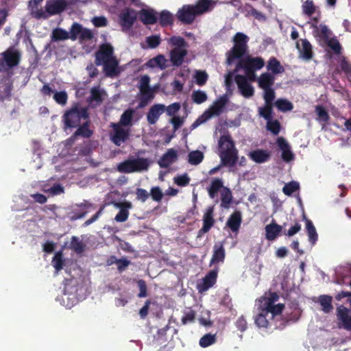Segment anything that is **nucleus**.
<instances>
[{"instance_id":"nucleus-57","label":"nucleus","mask_w":351,"mask_h":351,"mask_svg":"<svg viewBox=\"0 0 351 351\" xmlns=\"http://www.w3.org/2000/svg\"><path fill=\"white\" fill-rule=\"evenodd\" d=\"M194 77L195 79V82L199 86H204L208 78V75L205 71H196Z\"/></svg>"},{"instance_id":"nucleus-49","label":"nucleus","mask_w":351,"mask_h":351,"mask_svg":"<svg viewBox=\"0 0 351 351\" xmlns=\"http://www.w3.org/2000/svg\"><path fill=\"white\" fill-rule=\"evenodd\" d=\"M234 45L247 49L248 37L241 32H237L233 38Z\"/></svg>"},{"instance_id":"nucleus-62","label":"nucleus","mask_w":351,"mask_h":351,"mask_svg":"<svg viewBox=\"0 0 351 351\" xmlns=\"http://www.w3.org/2000/svg\"><path fill=\"white\" fill-rule=\"evenodd\" d=\"M82 29V26L80 24L74 23L70 29L69 38L72 40H75L77 36H80Z\"/></svg>"},{"instance_id":"nucleus-64","label":"nucleus","mask_w":351,"mask_h":351,"mask_svg":"<svg viewBox=\"0 0 351 351\" xmlns=\"http://www.w3.org/2000/svg\"><path fill=\"white\" fill-rule=\"evenodd\" d=\"M52 263L57 271H60L63 268L64 261L61 252L56 254L52 260Z\"/></svg>"},{"instance_id":"nucleus-30","label":"nucleus","mask_w":351,"mask_h":351,"mask_svg":"<svg viewBox=\"0 0 351 351\" xmlns=\"http://www.w3.org/2000/svg\"><path fill=\"white\" fill-rule=\"evenodd\" d=\"M178 158L177 152L173 149H169L162 156L160 160L158 162L159 165L162 167H167L171 164L174 162Z\"/></svg>"},{"instance_id":"nucleus-16","label":"nucleus","mask_w":351,"mask_h":351,"mask_svg":"<svg viewBox=\"0 0 351 351\" xmlns=\"http://www.w3.org/2000/svg\"><path fill=\"white\" fill-rule=\"evenodd\" d=\"M114 130V134L112 136V141L117 146L125 142L129 138V130L122 128L119 123H112Z\"/></svg>"},{"instance_id":"nucleus-39","label":"nucleus","mask_w":351,"mask_h":351,"mask_svg":"<svg viewBox=\"0 0 351 351\" xmlns=\"http://www.w3.org/2000/svg\"><path fill=\"white\" fill-rule=\"evenodd\" d=\"M318 302L322 307V311L328 313L332 311L333 307L332 305V297L328 295H322L319 297Z\"/></svg>"},{"instance_id":"nucleus-1","label":"nucleus","mask_w":351,"mask_h":351,"mask_svg":"<svg viewBox=\"0 0 351 351\" xmlns=\"http://www.w3.org/2000/svg\"><path fill=\"white\" fill-rule=\"evenodd\" d=\"M219 156L221 165L227 167L230 171L237 165L239 160V151L230 134L221 135L218 141Z\"/></svg>"},{"instance_id":"nucleus-6","label":"nucleus","mask_w":351,"mask_h":351,"mask_svg":"<svg viewBox=\"0 0 351 351\" xmlns=\"http://www.w3.org/2000/svg\"><path fill=\"white\" fill-rule=\"evenodd\" d=\"M21 58V52L9 47L0 53V72L7 71L19 65Z\"/></svg>"},{"instance_id":"nucleus-22","label":"nucleus","mask_w":351,"mask_h":351,"mask_svg":"<svg viewBox=\"0 0 351 351\" xmlns=\"http://www.w3.org/2000/svg\"><path fill=\"white\" fill-rule=\"evenodd\" d=\"M242 223V215L241 211H234L226 221L228 226L232 232H237Z\"/></svg>"},{"instance_id":"nucleus-15","label":"nucleus","mask_w":351,"mask_h":351,"mask_svg":"<svg viewBox=\"0 0 351 351\" xmlns=\"http://www.w3.org/2000/svg\"><path fill=\"white\" fill-rule=\"evenodd\" d=\"M296 48L299 51V57L309 61L313 57V47L307 39H300L296 43Z\"/></svg>"},{"instance_id":"nucleus-3","label":"nucleus","mask_w":351,"mask_h":351,"mask_svg":"<svg viewBox=\"0 0 351 351\" xmlns=\"http://www.w3.org/2000/svg\"><path fill=\"white\" fill-rule=\"evenodd\" d=\"M89 119L88 108L76 104L66 110L62 116L65 128H75Z\"/></svg>"},{"instance_id":"nucleus-45","label":"nucleus","mask_w":351,"mask_h":351,"mask_svg":"<svg viewBox=\"0 0 351 351\" xmlns=\"http://www.w3.org/2000/svg\"><path fill=\"white\" fill-rule=\"evenodd\" d=\"M217 341L216 334L207 333L200 338L199 344L202 348H207Z\"/></svg>"},{"instance_id":"nucleus-52","label":"nucleus","mask_w":351,"mask_h":351,"mask_svg":"<svg viewBox=\"0 0 351 351\" xmlns=\"http://www.w3.org/2000/svg\"><path fill=\"white\" fill-rule=\"evenodd\" d=\"M192 100L197 104H201L208 99L206 93L200 90H194L191 95Z\"/></svg>"},{"instance_id":"nucleus-33","label":"nucleus","mask_w":351,"mask_h":351,"mask_svg":"<svg viewBox=\"0 0 351 351\" xmlns=\"http://www.w3.org/2000/svg\"><path fill=\"white\" fill-rule=\"evenodd\" d=\"M224 189L223 182L221 178H214L210 186L208 187V193L210 198H214L217 196L218 192L221 189Z\"/></svg>"},{"instance_id":"nucleus-23","label":"nucleus","mask_w":351,"mask_h":351,"mask_svg":"<svg viewBox=\"0 0 351 351\" xmlns=\"http://www.w3.org/2000/svg\"><path fill=\"white\" fill-rule=\"evenodd\" d=\"M186 55V49H180L179 47H174L170 51V60L172 64L175 66H181Z\"/></svg>"},{"instance_id":"nucleus-43","label":"nucleus","mask_w":351,"mask_h":351,"mask_svg":"<svg viewBox=\"0 0 351 351\" xmlns=\"http://www.w3.org/2000/svg\"><path fill=\"white\" fill-rule=\"evenodd\" d=\"M71 248L77 254H81L84 252L86 245L80 241L78 237L73 236L71 239Z\"/></svg>"},{"instance_id":"nucleus-21","label":"nucleus","mask_w":351,"mask_h":351,"mask_svg":"<svg viewBox=\"0 0 351 351\" xmlns=\"http://www.w3.org/2000/svg\"><path fill=\"white\" fill-rule=\"evenodd\" d=\"M249 158L258 164L266 162L271 158V152L267 149H256L248 154Z\"/></svg>"},{"instance_id":"nucleus-24","label":"nucleus","mask_w":351,"mask_h":351,"mask_svg":"<svg viewBox=\"0 0 351 351\" xmlns=\"http://www.w3.org/2000/svg\"><path fill=\"white\" fill-rule=\"evenodd\" d=\"M226 257V251L222 243H215L213 246V254L210 261V265L219 263H223Z\"/></svg>"},{"instance_id":"nucleus-44","label":"nucleus","mask_w":351,"mask_h":351,"mask_svg":"<svg viewBox=\"0 0 351 351\" xmlns=\"http://www.w3.org/2000/svg\"><path fill=\"white\" fill-rule=\"evenodd\" d=\"M274 105L281 112L291 111L293 108V104L285 99H278L275 101Z\"/></svg>"},{"instance_id":"nucleus-20","label":"nucleus","mask_w":351,"mask_h":351,"mask_svg":"<svg viewBox=\"0 0 351 351\" xmlns=\"http://www.w3.org/2000/svg\"><path fill=\"white\" fill-rule=\"evenodd\" d=\"M276 143L282 151V158L285 162H289L293 160L294 154L291 150V147L286 139L282 136L278 137Z\"/></svg>"},{"instance_id":"nucleus-53","label":"nucleus","mask_w":351,"mask_h":351,"mask_svg":"<svg viewBox=\"0 0 351 351\" xmlns=\"http://www.w3.org/2000/svg\"><path fill=\"white\" fill-rule=\"evenodd\" d=\"M245 8L247 14L254 16L256 19L260 21L266 20L265 14L254 8L250 4H246Z\"/></svg>"},{"instance_id":"nucleus-48","label":"nucleus","mask_w":351,"mask_h":351,"mask_svg":"<svg viewBox=\"0 0 351 351\" xmlns=\"http://www.w3.org/2000/svg\"><path fill=\"white\" fill-rule=\"evenodd\" d=\"M134 110L128 109L121 114L119 122L118 123L122 126H129L132 125Z\"/></svg>"},{"instance_id":"nucleus-58","label":"nucleus","mask_w":351,"mask_h":351,"mask_svg":"<svg viewBox=\"0 0 351 351\" xmlns=\"http://www.w3.org/2000/svg\"><path fill=\"white\" fill-rule=\"evenodd\" d=\"M299 184L292 181L286 184L282 188L283 193L288 196L291 195L294 192L299 189Z\"/></svg>"},{"instance_id":"nucleus-13","label":"nucleus","mask_w":351,"mask_h":351,"mask_svg":"<svg viewBox=\"0 0 351 351\" xmlns=\"http://www.w3.org/2000/svg\"><path fill=\"white\" fill-rule=\"evenodd\" d=\"M235 82L238 86L239 91L245 97H250L254 95V90L253 86L247 82V77L243 75H237Z\"/></svg>"},{"instance_id":"nucleus-32","label":"nucleus","mask_w":351,"mask_h":351,"mask_svg":"<svg viewBox=\"0 0 351 351\" xmlns=\"http://www.w3.org/2000/svg\"><path fill=\"white\" fill-rule=\"evenodd\" d=\"M77 207H79L81 208L82 211L78 212L77 209H73L71 212L72 216L71 217V220L75 221L79 219H82L85 217V215L87 214V208L90 206H91V204H90L88 201L84 200L83 202L80 204H77L75 205Z\"/></svg>"},{"instance_id":"nucleus-51","label":"nucleus","mask_w":351,"mask_h":351,"mask_svg":"<svg viewBox=\"0 0 351 351\" xmlns=\"http://www.w3.org/2000/svg\"><path fill=\"white\" fill-rule=\"evenodd\" d=\"M266 128L268 131L271 132L274 135H277L279 134L280 129H281V125L278 120L272 119L269 121H267Z\"/></svg>"},{"instance_id":"nucleus-19","label":"nucleus","mask_w":351,"mask_h":351,"mask_svg":"<svg viewBox=\"0 0 351 351\" xmlns=\"http://www.w3.org/2000/svg\"><path fill=\"white\" fill-rule=\"evenodd\" d=\"M90 125V118L83 121L79 126L77 127V130L72 134L71 138L75 140L78 136H82L85 138L91 137L93 134V131L89 128Z\"/></svg>"},{"instance_id":"nucleus-47","label":"nucleus","mask_w":351,"mask_h":351,"mask_svg":"<svg viewBox=\"0 0 351 351\" xmlns=\"http://www.w3.org/2000/svg\"><path fill=\"white\" fill-rule=\"evenodd\" d=\"M274 104H265L264 106L258 108V114L265 120L269 121L273 118Z\"/></svg>"},{"instance_id":"nucleus-27","label":"nucleus","mask_w":351,"mask_h":351,"mask_svg":"<svg viewBox=\"0 0 351 351\" xmlns=\"http://www.w3.org/2000/svg\"><path fill=\"white\" fill-rule=\"evenodd\" d=\"M193 6L198 16L211 10L215 6V3L212 0H198L197 3Z\"/></svg>"},{"instance_id":"nucleus-9","label":"nucleus","mask_w":351,"mask_h":351,"mask_svg":"<svg viewBox=\"0 0 351 351\" xmlns=\"http://www.w3.org/2000/svg\"><path fill=\"white\" fill-rule=\"evenodd\" d=\"M339 327L351 332V310L341 305L337 308Z\"/></svg>"},{"instance_id":"nucleus-8","label":"nucleus","mask_w":351,"mask_h":351,"mask_svg":"<svg viewBox=\"0 0 351 351\" xmlns=\"http://www.w3.org/2000/svg\"><path fill=\"white\" fill-rule=\"evenodd\" d=\"M176 16L182 23L190 25L193 23L197 14L193 5H184L178 10Z\"/></svg>"},{"instance_id":"nucleus-12","label":"nucleus","mask_w":351,"mask_h":351,"mask_svg":"<svg viewBox=\"0 0 351 351\" xmlns=\"http://www.w3.org/2000/svg\"><path fill=\"white\" fill-rule=\"evenodd\" d=\"M67 7L68 3L66 0H48L45 10L48 15L53 16L62 13Z\"/></svg>"},{"instance_id":"nucleus-56","label":"nucleus","mask_w":351,"mask_h":351,"mask_svg":"<svg viewBox=\"0 0 351 351\" xmlns=\"http://www.w3.org/2000/svg\"><path fill=\"white\" fill-rule=\"evenodd\" d=\"M315 112L317 113L318 117L317 119L319 121H322L325 123L328 121L330 116L324 107L320 105L317 106L315 107Z\"/></svg>"},{"instance_id":"nucleus-29","label":"nucleus","mask_w":351,"mask_h":351,"mask_svg":"<svg viewBox=\"0 0 351 351\" xmlns=\"http://www.w3.org/2000/svg\"><path fill=\"white\" fill-rule=\"evenodd\" d=\"M282 227L276 223L268 224L265 227V237L269 241H274L280 234Z\"/></svg>"},{"instance_id":"nucleus-37","label":"nucleus","mask_w":351,"mask_h":351,"mask_svg":"<svg viewBox=\"0 0 351 351\" xmlns=\"http://www.w3.org/2000/svg\"><path fill=\"white\" fill-rule=\"evenodd\" d=\"M267 69L274 74L282 73L285 71L284 67L280 64V61L275 57H271L267 62Z\"/></svg>"},{"instance_id":"nucleus-61","label":"nucleus","mask_w":351,"mask_h":351,"mask_svg":"<svg viewBox=\"0 0 351 351\" xmlns=\"http://www.w3.org/2000/svg\"><path fill=\"white\" fill-rule=\"evenodd\" d=\"M196 313L192 309H189L184 312V315L181 319L182 324L186 325L189 323L194 322L195 319Z\"/></svg>"},{"instance_id":"nucleus-35","label":"nucleus","mask_w":351,"mask_h":351,"mask_svg":"<svg viewBox=\"0 0 351 351\" xmlns=\"http://www.w3.org/2000/svg\"><path fill=\"white\" fill-rule=\"evenodd\" d=\"M103 101L102 93L97 87L90 89V95L87 99L88 103L92 106L99 105Z\"/></svg>"},{"instance_id":"nucleus-11","label":"nucleus","mask_w":351,"mask_h":351,"mask_svg":"<svg viewBox=\"0 0 351 351\" xmlns=\"http://www.w3.org/2000/svg\"><path fill=\"white\" fill-rule=\"evenodd\" d=\"M113 53L114 49L110 43L102 44L95 53V64L99 66L103 62L114 58Z\"/></svg>"},{"instance_id":"nucleus-4","label":"nucleus","mask_w":351,"mask_h":351,"mask_svg":"<svg viewBox=\"0 0 351 351\" xmlns=\"http://www.w3.org/2000/svg\"><path fill=\"white\" fill-rule=\"evenodd\" d=\"M265 65V61L261 57H251L250 56L239 60L236 70L243 69L245 76L251 82L256 80L255 71L261 69Z\"/></svg>"},{"instance_id":"nucleus-34","label":"nucleus","mask_w":351,"mask_h":351,"mask_svg":"<svg viewBox=\"0 0 351 351\" xmlns=\"http://www.w3.org/2000/svg\"><path fill=\"white\" fill-rule=\"evenodd\" d=\"M274 80L275 78L271 74L263 73L260 75L258 80V86L262 89L271 88L274 83Z\"/></svg>"},{"instance_id":"nucleus-60","label":"nucleus","mask_w":351,"mask_h":351,"mask_svg":"<svg viewBox=\"0 0 351 351\" xmlns=\"http://www.w3.org/2000/svg\"><path fill=\"white\" fill-rule=\"evenodd\" d=\"M190 180L191 179L186 173L177 176L173 178L174 183L179 186H187L189 184Z\"/></svg>"},{"instance_id":"nucleus-40","label":"nucleus","mask_w":351,"mask_h":351,"mask_svg":"<svg viewBox=\"0 0 351 351\" xmlns=\"http://www.w3.org/2000/svg\"><path fill=\"white\" fill-rule=\"evenodd\" d=\"M269 314L264 313L263 311L255 317L254 322L256 326L259 328H267L269 324Z\"/></svg>"},{"instance_id":"nucleus-17","label":"nucleus","mask_w":351,"mask_h":351,"mask_svg":"<svg viewBox=\"0 0 351 351\" xmlns=\"http://www.w3.org/2000/svg\"><path fill=\"white\" fill-rule=\"evenodd\" d=\"M136 12L130 8H126L120 15L121 25L123 29L128 30L133 25L136 19Z\"/></svg>"},{"instance_id":"nucleus-18","label":"nucleus","mask_w":351,"mask_h":351,"mask_svg":"<svg viewBox=\"0 0 351 351\" xmlns=\"http://www.w3.org/2000/svg\"><path fill=\"white\" fill-rule=\"evenodd\" d=\"M218 269L210 270L203 278L202 282L198 285V291L202 293L212 287L217 281Z\"/></svg>"},{"instance_id":"nucleus-7","label":"nucleus","mask_w":351,"mask_h":351,"mask_svg":"<svg viewBox=\"0 0 351 351\" xmlns=\"http://www.w3.org/2000/svg\"><path fill=\"white\" fill-rule=\"evenodd\" d=\"M150 78L148 75H143L139 80L138 88L140 91L139 108L145 107L154 98V87L149 86Z\"/></svg>"},{"instance_id":"nucleus-54","label":"nucleus","mask_w":351,"mask_h":351,"mask_svg":"<svg viewBox=\"0 0 351 351\" xmlns=\"http://www.w3.org/2000/svg\"><path fill=\"white\" fill-rule=\"evenodd\" d=\"M302 12L307 16H312L316 10L313 0H306L302 5Z\"/></svg>"},{"instance_id":"nucleus-31","label":"nucleus","mask_w":351,"mask_h":351,"mask_svg":"<svg viewBox=\"0 0 351 351\" xmlns=\"http://www.w3.org/2000/svg\"><path fill=\"white\" fill-rule=\"evenodd\" d=\"M169 329V325H166L165 328L159 329L157 332L156 337H155V343L157 346H160L158 351L161 350L162 348L166 347L167 343L169 341V337L167 335V331Z\"/></svg>"},{"instance_id":"nucleus-36","label":"nucleus","mask_w":351,"mask_h":351,"mask_svg":"<svg viewBox=\"0 0 351 351\" xmlns=\"http://www.w3.org/2000/svg\"><path fill=\"white\" fill-rule=\"evenodd\" d=\"M311 27L314 29L316 35L319 36L324 42L330 39V34L331 32L326 25L321 24L317 26L316 24H311Z\"/></svg>"},{"instance_id":"nucleus-10","label":"nucleus","mask_w":351,"mask_h":351,"mask_svg":"<svg viewBox=\"0 0 351 351\" xmlns=\"http://www.w3.org/2000/svg\"><path fill=\"white\" fill-rule=\"evenodd\" d=\"M228 101V99L226 95L220 96L216 99L213 104L209 107L208 109L204 111L207 117L210 119L214 116H219L223 112L225 106Z\"/></svg>"},{"instance_id":"nucleus-46","label":"nucleus","mask_w":351,"mask_h":351,"mask_svg":"<svg viewBox=\"0 0 351 351\" xmlns=\"http://www.w3.org/2000/svg\"><path fill=\"white\" fill-rule=\"evenodd\" d=\"M188 162L193 165H197L204 159V154L199 150L192 151L189 154Z\"/></svg>"},{"instance_id":"nucleus-63","label":"nucleus","mask_w":351,"mask_h":351,"mask_svg":"<svg viewBox=\"0 0 351 351\" xmlns=\"http://www.w3.org/2000/svg\"><path fill=\"white\" fill-rule=\"evenodd\" d=\"M264 95L263 98L266 104H274V100L275 99V91L272 88L263 89Z\"/></svg>"},{"instance_id":"nucleus-59","label":"nucleus","mask_w":351,"mask_h":351,"mask_svg":"<svg viewBox=\"0 0 351 351\" xmlns=\"http://www.w3.org/2000/svg\"><path fill=\"white\" fill-rule=\"evenodd\" d=\"M169 43L175 47L180 49H186L187 47L186 41L181 36H173L170 38Z\"/></svg>"},{"instance_id":"nucleus-50","label":"nucleus","mask_w":351,"mask_h":351,"mask_svg":"<svg viewBox=\"0 0 351 351\" xmlns=\"http://www.w3.org/2000/svg\"><path fill=\"white\" fill-rule=\"evenodd\" d=\"M221 206L224 208H228L232 200V195L231 191L227 188L224 187V189L221 193Z\"/></svg>"},{"instance_id":"nucleus-28","label":"nucleus","mask_w":351,"mask_h":351,"mask_svg":"<svg viewBox=\"0 0 351 351\" xmlns=\"http://www.w3.org/2000/svg\"><path fill=\"white\" fill-rule=\"evenodd\" d=\"M118 61L116 58H113L109 60L103 62L101 64L104 65V71L106 76L114 77L119 73L117 70Z\"/></svg>"},{"instance_id":"nucleus-26","label":"nucleus","mask_w":351,"mask_h":351,"mask_svg":"<svg viewBox=\"0 0 351 351\" xmlns=\"http://www.w3.org/2000/svg\"><path fill=\"white\" fill-rule=\"evenodd\" d=\"M117 206L120 208V210L115 216L114 219L118 222L125 221L129 216L128 209L132 208L131 202L125 201L117 203Z\"/></svg>"},{"instance_id":"nucleus-42","label":"nucleus","mask_w":351,"mask_h":351,"mask_svg":"<svg viewBox=\"0 0 351 351\" xmlns=\"http://www.w3.org/2000/svg\"><path fill=\"white\" fill-rule=\"evenodd\" d=\"M158 20L160 25L163 27L171 25L174 21L173 14L167 10H163L160 12Z\"/></svg>"},{"instance_id":"nucleus-2","label":"nucleus","mask_w":351,"mask_h":351,"mask_svg":"<svg viewBox=\"0 0 351 351\" xmlns=\"http://www.w3.org/2000/svg\"><path fill=\"white\" fill-rule=\"evenodd\" d=\"M328 49H326V55L329 58L337 57L341 71L347 76L349 81H351V63L348 58L342 55L343 48L336 36L331 37L330 40L325 42Z\"/></svg>"},{"instance_id":"nucleus-55","label":"nucleus","mask_w":351,"mask_h":351,"mask_svg":"<svg viewBox=\"0 0 351 351\" xmlns=\"http://www.w3.org/2000/svg\"><path fill=\"white\" fill-rule=\"evenodd\" d=\"M140 19L145 24H154V12L142 10L140 13Z\"/></svg>"},{"instance_id":"nucleus-41","label":"nucleus","mask_w":351,"mask_h":351,"mask_svg":"<svg viewBox=\"0 0 351 351\" xmlns=\"http://www.w3.org/2000/svg\"><path fill=\"white\" fill-rule=\"evenodd\" d=\"M69 38V33L59 27L54 29L51 36V41L65 40Z\"/></svg>"},{"instance_id":"nucleus-25","label":"nucleus","mask_w":351,"mask_h":351,"mask_svg":"<svg viewBox=\"0 0 351 351\" xmlns=\"http://www.w3.org/2000/svg\"><path fill=\"white\" fill-rule=\"evenodd\" d=\"M247 49L234 45L232 48L227 53V62L229 64H232L235 60L242 59L247 52Z\"/></svg>"},{"instance_id":"nucleus-14","label":"nucleus","mask_w":351,"mask_h":351,"mask_svg":"<svg viewBox=\"0 0 351 351\" xmlns=\"http://www.w3.org/2000/svg\"><path fill=\"white\" fill-rule=\"evenodd\" d=\"M214 207L209 206L203 216V226L197 232V237H202L204 234L210 231L211 228L214 226L215 219L213 217Z\"/></svg>"},{"instance_id":"nucleus-38","label":"nucleus","mask_w":351,"mask_h":351,"mask_svg":"<svg viewBox=\"0 0 351 351\" xmlns=\"http://www.w3.org/2000/svg\"><path fill=\"white\" fill-rule=\"evenodd\" d=\"M306 229L309 242L312 245H315L318 239V234L313 222L308 219H306Z\"/></svg>"},{"instance_id":"nucleus-5","label":"nucleus","mask_w":351,"mask_h":351,"mask_svg":"<svg viewBox=\"0 0 351 351\" xmlns=\"http://www.w3.org/2000/svg\"><path fill=\"white\" fill-rule=\"evenodd\" d=\"M149 167V163L147 159L131 156L117 165V171L124 173L142 172L147 170Z\"/></svg>"}]
</instances>
